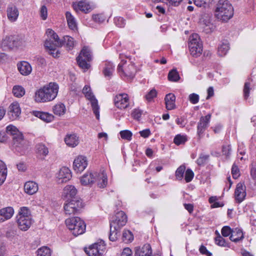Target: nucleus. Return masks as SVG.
<instances>
[{"instance_id":"nucleus-1","label":"nucleus","mask_w":256,"mask_h":256,"mask_svg":"<svg viewBox=\"0 0 256 256\" xmlns=\"http://www.w3.org/2000/svg\"><path fill=\"white\" fill-rule=\"evenodd\" d=\"M77 194L66 193L62 196L65 200L64 208L66 214L70 215L78 214L84 206L83 200Z\"/></svg>"},{"instance_id":"nucleus-2","label":"nucleus","mask_w":256,"mask_h":256,"mask_svg":"<svg viewBox=\"0 0 256 256\" xmlns=\"http://www.w3.org/2000/svg\"><path fill=\"white\" fill-rule=\"evenodd\" d=\"M58 86L56 82H50L36 92L35 101L44 102L54 100L58 94Z\"/></svg>"},{"instance_id":"nucleus-3","label":"nucleus","mask_w":256,"mask_h":256,"mask_svg":"<svg viewBox=\"0 0 256 256\" xmlns=\"http://www.w3.org/2000/svg\"><path fill=\"white\" fill-rule=\"evenodd\" d=\"M234 10L228 0H219L215 10V16L220 20L226 22L232 18Z\"/></svg>"},{"instance_id":"nucleus-4","label":"nucleus","mask_w":256,"mask_h":256,"mask_svg":"<svg viewBox=\"0 0 256 256\" xmlns=\"http://www.w3.org/2000/svg\"><path fill=\"white\" fill-rule=\"evenodd\" d=\"M66 224L76 236L84 234L86 230V226L84 221L78 216L66 219Z\"/></svg>"},{"instance_id":"nucleus-5","label":"nucleus","mask_w":256,"mask_h":256,"mask_svg":"<svg viewBox=\"0 0 256 256\" xmlns=\"http://www.w3.org/2000/svg\"><path fill=\"white\" fill-rule=\"evenodd\" d=\"M92 59L91 50L86 46L82 48L79 55L76 57V61L78 66L84 70H88L90 66V62Z\"/></svg>"},{"instance_id":"nucleus-6","label":"nucleus","mask_w":256,"mask_h":256,"mask_svg":"<svg viewBox=\"0 0 256 256\" xmlns=\"http://www.w3.org/2000/svg\"><path fill=\"white\" fill-rule=\"evenodd\" d=\"M82 93L84 94L86 98L90 101L93 112L96 118L99 120L100 107L98 105V100L92 93L90 87L89 86L86 85L82 89Z\"/></svg>"},{"instance_id":"nucleus-7","label":"nucleus","mask_w":256,"mask_h":256,"mask_svg":"<svg viewBox=\"0 0 256 256\" xmlns=\"http://www.w3.org/2000/svg\"><path fill=\"white\" fill-rule=\"evenodd\" d=\"M189 40L188 47L190 54L196 58L200 56L202 51V44L200 42L198 35L193 34L190 36Z\"/></svg>"},{"instance_id":"nucleus-8","label":"nucleus","mask_w":256,"mask_h":256,"mask_svg":"<svg viewBox=\"0 0 256 256\" xmlns=\"http://www.w3.org/2000/svg\"><path fill=\"white\" fill-rule=\"evenodd\" d=\"M126 61L122 60L118 66V71L121 76H124L130 79L133 78L136 72V68L134 64L130 63L126 66L124 67Z\"/></svg>"},{"instance_id":"nucleus-9","label":"nucleus","mask_w":256,"mask_h":256,"mask_svg":"<svg viewBox=\"0 0 256 256\" xmlns=\"http://www.w3.org/2000/svg\"><path fill=\"white\" fill-rule=\"evenodd\" d=\"M128 221L127 216L125 213L120 210L116 213L112 218L110 222V227L113 228L115 230H120L125 226Z\"/></svg>"},{"instance_id":"nucleus-10","label":"nucleus","mask_w":256,"mask_h":256,"mask_svg":"<svg viewBox=\"0 0 256 256\" xmlns=\"http://www.w3.org/2000/svg\"><path fill=\"white\" fill-rule=\"evenodd\" d=\"M12 146L16 152L24 154L28 148V142L24 138L22 134L12 138Z\"/></svg>"},{"instance_id":"nucleus-11","label":"nucleus","mask_w":256,"mask_h":256,"mask_svg":"<svg viewBox=\"0 0 256 256\" xmlns=\"http://www.w3.org/2000/svg\"><path fill=\"white\" fill-rule=\"evenodd\" d=\"M62 46V42L59 38L56 40L50 38L46 40L44 43L45 47L50 52V54L54 58L58 57L60 53L58 50H56V48Z\"/></svg>"},{"instance_id":"nucleus-12","label":"nucleus","mask_w":256,"mask_h":256,"mask_svg":"<svg viewBox=\"0 0 256 256\" xmlns=\"http://www.w3.org/2000/svg\"><path fill=\"white\" fill-rule=\"evenodd\" d=\"M106 250L104 242L95 243L85 249V252L89 256H100Z\"/></svg>"},{"instance_id":"nucleus-13","label":"nucleus","mask_w":256,"mask_h":256,"mask_svg":"<svg viewBox=\"0 0 256 256\" xmlns=\"http://www.w3.org/2000/svg\"><path fill=\"white\" fill-rule=\"evenodd\" d=\"M210 118L211 114H208L200 118L197 126V134L200 138L204 136L205 130L208 128Z\"/></svg>"},{"instance_id":"nucleus-14","label":"nucleus","mask_w":256,"mask_h":256,"mask_svg":"<svg viewBox=\"0 0 256 256\" xmlns=\"http://www.w3.org/2000/svg\"><path fill=\"white\" fill-rule=\"evenodd\" d=\"M115 106L120 109H124L129 105V98L126 94L116 95L114 98Z\"/></svg>"},{"instance_id":"nucleus-15","label":"nucleus","mask_w":256,"mask_h":256,"mask_svg":"<svg viewBox=\"0 0 256 256\" xmlns=\"http://www.w3.org/2000/svg\"><path fill=\"white\" fill-rule=\"evenodd\" d=\"M72 177L70 170L67 167L62 168L57 174L58 182L63 183L68 182Z\"/></svg>"},{"instance_id":"nucleus-16","label":"nucleus","mask_w":256,"mask_h":256,"mask_svg":"<svg viewBox=\"0 0 256 256\" xmlns=\"http://www.w3.org/2000/svg\"><path fill=\"white\" fill-rule=\"evenodd\" d=\"M88 162L85 156H79L76 158L73 163L74 170L76 172H81L87 166Z\"/></svg>"},{"instance_id":"nucleus-17","label":"nucleus","mask_w":256,"mask_h":256,"mask_svg":"<svg viewBox=\"0 0 256 256\" xmlns=\"http://www.w3.org/2000/svg\"><path fill=\"white\" fill-rule=\"evenodd\" d=\"M18 41L14 36H8L5 38L2 42V48L4 50H10L17 46Z\"/></svg>"},{"instance_id":"nucleus-18","label":"nucleus","mask_w":256,"mask_h":256,"mask_svg":"<svg viewBox=\"0 0 256 256\" xmlns=\"http://www.w3.org/2000/svg\"><path fill=\"white\" fill-rule=\"evenodd\" d=\"M17 67L20 72L23 76L30 74L32 70L31 65L26 61L18 62Z\"/></svg>"},{"instance_id":"nucleus-19","label":"nucleus","mask_w":256,"mask_h":256,"mask_svg":"<svg viewBox=\"0 0 256 256\" xmlns=\"http://www.w3.org/2000/svg\"><path fill=\"white\" fill-rule=\"evenodd\" d=\"M6 14L8 19L12 22H15L19 14L17 8L14 4L8 6L6 10Z\"/></svg>"},{"instance_id":"nucleus-20","label":"nucleus","mask_w":256,"mask_h":256,"mask_svg":"<svg viewBox=\"0 0 256 256\" xmlns=\"http://www.w3.org/2000/svg\"><path fill=\"white\" fill-rule=\"evenodd\" d=\"M152 250L149 244H145L142 248H136L134 256H152Z\"/></svg>"},{"instance_id":"nucleus-21","label":"nucleus","mask_w":256,"mask_h":256,"mask_svg":"<svg viewBox=\"0 0 256 256\" xmlns=\"http://www.w3.org/2000/svg\"><path fill=\"white\" fill-rule=\"evenodd\" d=\"M16 218L18 227L21 230L26 231L30 228L32 224L30 218L16 216Z\"/></svg>"},{"instance_id":"nucleus-22","label":"nucleus","mask_w":256,"mask_h":256,"mask_svg":"<svg viewBox=\"0 0 256 256\" xmlns=\"http://www.w3.org/2000/svg\"><path fill=\"white\" fill-rule=\"evenodd\" d=\"M66 144L72 148H74L79 143L78 137L74 134H67L64 138Z\"/></svg>"},{"instance_id":"nucleus-23","label":"nucleus","mask_w":256,"mask_h":256,"mask_svg":"<svg viewBox=\"0 0 256 256\" xmlns=\"http://www.w3.org/2000/svg\"><path fill=\"white\" fill-rule=\"evenodd\" d=\"M166 108L168 110H172L176 108V96L172 93L167 94L164 98Z\"/></svg>"},{"instance_id":"nucleus-24","label":"nucleus","mask_w":256,"mask_h":256,"mask_svg":"<svg viewBox=\"0 0 256 256\" xmlns=\"http://www.w3.org/2000/svg\"><path fill=\"white\" fill-rule=\"evenodd\" d=\"M36 154L42 160L44 159L49 152L48 148L42 143L38 144L36 146Z\"/></svg>"},{"instance_id":"nucleus-25","label":"nucleus","mask_w":256,"mask_h":256,"mask_svg":"<svg viewBox=\"0 0 256 256\" xmlns=\"http://www.w3.org/2000/svg\"><path fill=\"white\" fill-rule=\"evenodd\" d=\"M33 114L35 116L46 122H51L54 118L52 114L42 112L34 111Z\"/></svg>"},{"instance_id":"nucleus-26","label":"nucleus","mask_w":256,"mask_h":256,"mask_svg":"<svg viewBox=\"0 0 256 256\" xmlns=\"http://www.w3.org/2000/svg\"><path fill=\"white\" fill-rule=\"evenodd\" d=\"M96 176V174H94ZM96 180L94 174L90 172L84 174L80 179L81 184L84 186H87L93 184Z\"/></svg>"},{"instance_id":"nucleus-27","label":"nucleus","mask_w":256,"mask_h":256,"mask_svg":"<svg viewBox=\"0 0 256 256\" xmlns=\"http://www.w3.org/2000/svg\"><path fill=\"white\" fill-rule=\"evenodd\" d=\"M0 213L2 214V216L4 222L10 219L14 214V210L11 206L4 208L0 210Z\"/></svg>"},{"instance_id":"nucleus-28","label":"nucleus","mask_w":256,"mask_h":256,"mask_svg":"<svg viewBox=\"0 0 256 256\" xmlns=\"http://www.w3.org/2000/svg\"><path fill=\"white\" fill-rule=\"evenodd\" d=\"M24 187V192H38V184L32 180L26 182Z\"/></svg>"},{"instance_id":"nucleus-29","label":"nucleus","mask_w":256,"mask_h":256,"mask_svg":"<svg viewBox=\"0 0 256 256\" xmlns=\"http://www.w3.org/2000/svg\"><path fill=\"white\" fill-rule=\"evenodd\" d=\"M114 66L112 63L106 62L102 71L104 76L108 77V78H110L114 71Z\"/></svg>"},{"instance_id":"nucleus-30","label":"nucleus","mask_w":256,"mask_h":256,"mask_svg":"<svg viewBox=\"0 0 256 256\" xmlns=\"http://www.w3.org/2000/svg\"><path fill=\"white\" fill-rule=\"evenodd\" d=\"M244 238V234L242 230L236 228L234 230L232 231V234H230V239L232 242H237Z\"/></svg>"},{"instance_id":"nucleus-31","label":"nucleus","mask_w":256,"mask_h":256,"mask_svg":"<svg viewBox=\"0 0 256 256\" xmlns=\"http://www.w3.org/2000/svg\"><path fill=\"white\" fill-rule=\"evenodd\" d=\"M229 49V44L227 41L225 40L222 42V44L218 46V54L219 56H223L226 54Z\"/></svg>"},{"instance_id":"nucleus-32","label":"nucleus","mask_w":256,"mask_h":256,"mask_svg":"<svg viewBox=\"0 0 256 256\" xmlns=\"http://www.w3.org/2000/svg\"><path fill=\"white\" fill-rule=\"evenodd\" d=\"M66 17L69 28L72 30H76L77 28L76 21L71 13L69 12H66Z\"/></svg>"},{"instance_id":"nucleus-33","label":"nucleus","mask_w":256,"mask_h":256,"mask_svg":"<svg viewBox=\"0 0 256 256\" xmlns=\"http://www.w3.org/2000/svg\"><path fill=\"white\" fill-rule=\"evenodd\" d=\"M62 46H66L69 50H72L74 45V38L68 36H65L61 40Z\"/></svg>"},{"instance_id":"nucleus-34","label":"nucleus","mask_w":256,"mask_h":256,"mask_svg":"<svg viewBox=\"0 0 256 256\" xmlns=\"http://www.w3.org/2000/svg\"><path fill=\"white\" fill-rule=\"evenodd\" d=\"M8 112H10L14 117H18L20 114V109L19 104L17 102L12 104L8 108Z\"/></svg>"},{"instance_id":"nucleus-35","label":"nucleus","mask_w":256,"mask_h":256,"mask_svg":"<svg viewBox=\"0 0 256 256\" xmlns=\"http://www.w3.org/2000/svg\"><path fill=\"white\" fill-rule=\"evenodd\" d=\"M7 174V168L4 163L0 160V185L5 180Z\"/></svg>"},{"instance_id":"nucleus-36","label":"nucleus","mask_w":256,"mask_h":256,"mask_svg":"<svg viewBox=\"0 0 256 256\" xmlns=\"http://www.w3.org/2000/svg\"><path fill=\"white\" fill-rule=\"evenodd\" d=\"M74 8L87 13L90 10V6L86 2L80 1L78 2L76 6H74Z\"/></svg>"},{"instance_id":"nucleus-37","label":"nucleus","mask_w":256,"mask_h":256,"mask_svg":"<svg viewBox=\"0 0 256 256\" xmlns=\"http://www.w3.org/2000/svg\"><path fill=\"white\" fill-rule=\"evenodd\" d=\"M6 134H9L12 136V138L19 136V134H22L19 132L18 129L14 126L9 125L6 128Z\"/></svg>"},{"instance_id":"nucleus-38","label":"nucleus","mask_w":256,"mask_h":256,"mask_svg":"<svg viewBox=\"0 0 256 256\" xmlns=\"http://www.w3.org/2000/svg\"><path fill=\"white\" fill-rule=\"evenodd\" d=\"M14 95L17 98H21L25 94L24 88L20 86H14L12 88Z\"/></svg>"},{"instance_id":"nucleus-39","label":"nucleus","mask_w":256,"mask_h":256,"mask_svg":"<svg viewBox=\"0 0 256 256\" xmlns=\"http://www.w3.org/2000/svg\"><path fill=\"white\" fill-rule=\"evenodd\" d=\"M66 112V107L63 104L55 105L53 108V112L55 114L62 116Z\"/></svg>"},{"instance_id":"nucleus-40","label":"nucleus","mask_w":256,"mask_h":256,"mask_svg":"<svg viewBox=\"0 0 256 256\" xmlns=\"http://www.w3.org/2000/svg\"><path fill=\"white\" fill-rule=\"evenodd\" d=\"M168 77V80L170 82H177L180 78L178 72L176 69H172L170 70Z\"/></svg>"},{"instance_id":"nucleus-41","label":"nucleus","mask_w":256,"mask_h":256,"mask_svg":"<svg viewBox=\"0 0 256 256\" xmlns=\"http://www.w3.org/2000/svg\"><path fill=\"white\" fill-rule=\"evenodd\" d=\"M122 240L126 243L131 242L134 240L132 232L128 230H124L122 233Z\"/></svg>"},{"instance_id":"nucleus-42","label":"nucleus","mask_w":256,"mask_h":256,"mask_svg":"<svg viewBox=\"0 0 256 256\" xmlns=\"http://www.w3.org/2000/svg\"><path fill=\"white\" fill-rule=\"evenodd\" d=\"M186 166L184 165H181L180 166L176 171L175 176L176 180H182L184 178V173L186 171Z\"/></svg>"},{"instance_id":"nucleus-43","label":"nucleus","mask_w":256,"mask_h":256,"mask_svg":"<svg viewBox=\"0 0 256 256\" xmlns=\"http://www.w3.org/2000/svg\"><path fill=\"white\" fill-rule=\"evenodd\" d=\"M38 256H51V250L47 246H43L37 250Z\"/></svg>"},{"instance_id":"nucleus-44","label":"nucleus","mask_w":256,"mask_h":256,"mask_svg":"<svg viewBox=\"0 0 256 256\" xmlns=\"http://www.w3.org/2000/svg\"><path fill=\"white\" fill-rule=\"evenodd\" d=\"M187 141V138L185 136L177 134L174 139V142L177 146L184 144Z\"/></svg>"},{"instance_id":"nucleus-45","label":"nucleus","mask_w":256,"mask_h":256,"mask_svg":"<svg viewBox=\"0 0 256 256\" xmlns=\"http://www.w3.org/2000/svg\"><path fill=\"white\" fill-rule=\"evenodd\" d=\"M102 176L100 177L98 182L97 185L100 188H104L108 184V177L106 174H102Z\"/></svg>"},{"instance_id":"nucleus-46","label":"nucleus","mask_w":256,"mask_h":256,"mask_svg":"<svg viewBox=\"0 0 256 256\" xmlns=\"http://www.w3.org/2000/svg\"><path fill=\"white\" fill-rule=\"evenodd\" d=\"M120 136L122 139L130 140L132 138V134L128 130H122L120 132Z\"/></svg>"},{"instance_id":"nucleus-47","label":"nucleus","mask_w":256,"mask_h":256,"mask_svg":"<svg viewBox=\"0 0 256 256\" xmlns=\"http://www.w3.org/2000/svg\"><path fill=\"white\" fill-rule=\"evenodd\" d=\"M17 216H22L26 218H30V212L26 207H22L20 208Z\"/></svg>"},{"instance_id":"nucleus-48","label":"nucleus","mask_w":256,"mask_h":256,"mask_svg":"<svg viewBox=\"0 0 256 256\" xmlns=\"http://www.w3.org/2000/svg\"><path fill=\"white\" fill-rule=\"evenodd\" d=\"M194 176V173L190 168H188L186 170L184 174V180L186 182H189L192 180Z\"/></svg>"},{"instance_id":"nucleus-49","label":"nucleus","mask_w":256,"mask_h":256,"mask_svg":"<svg viewBox=\"0 0 256 256\" xmlns=\"http://www.w3.org/2000/svg\"><path fill=\"white\" fill-rule=\"evenodd\" d=\"M216 233L218 234V236L215 238L216 244L220 246H226V243L225 240L220 236L218 231H216Z\"/></svg>"},{"instance_id":"nucleus-50","label":"nucleus","mask_w":256,"mask_h":256,"mask_svg":"<svg viewBox=\"0 0 256 256\" xmlns=\"http://www.w3.org/2000/svg\"><path fill=\"white\" fill-rule=\"evenodd\" d=\"M250 82H246L244 85L243 92L244 97L245 100H247L250 95V91L251 90L250 88Z\"/></svg>"},{"instance_id":"nucleus-51","label":"nucleus","mask_w":256,"mask_h":256,"mask_svg":"<svg viewBox=\"0 0 256 256\" xmlns=\"http://www.w3.org/2000/svg\"><path fill=\"white\" fill-rule=\"evenodd\" d=\"M209 158L208 155H204L200 154L198 158L196 160V163L198 166L204 165L208 160Z\"/></svg>"},{"instance_id":"nucleus-52","label":"nucleus","mask_w":256,"mask_h":256,"mask_svg":"<svg viewBox=\"0 0 256 256\" xmlns=\"http://www.w3.org/2000/svg\"><path fill=\"white\" fill-rule=\"evenodd\" d=\"M231 172L233 178L234 179L238 178L240 176L239 168L234 164L232 166Z\"/></svg>"},{"instance_id":"nucleus-53","label":"nucleus","mask_w":256,"mask_h":256,"mask_svg":"<svg viewBox=\"0 0 256 256\" xmlns=\"http://www.w3.org/2000/svg\"><path fill=\"white\" fill-rule=\"evenodd\" d=\"M112 228L110 227V233L109 235V239L110 241L114 242L118 238V232L119 230H115L114 228L112 230Z\"/></svg>"},{"instance_id":"nucleus-54","label":"nucleus","mask_w":256,"mask_h":256,"mask_svg":"<svg viewBox=\"0 0 256 256\" xmlns=\"http://www.w3.org/2000/svg\"><path fill=\"white\" fill-rule=\"evenodd\" d=\"M114 22L119 28H124L126 24L125 20L122 17L114 18Z\"/></svg>"},{"instance_id":"nucleus-55","label":"nucleus","mask_w":256,"mask_h":256,"mask_svg":"<svg viewBox=\"0 0 256 256\" xmlns=\"http://www.w3.org/2000/svg\"><path fill=\"white\" fill-rule=\"evenodd\" d=\"M233 230L228 226H224L221 230L222 234L223 236L226 237L232 234Z\"/></svg>"},{"instance_id":"nucleus-56","label":"nucleus","mask_w":256,"mask_h":256,"mask_svg":"<svg viewBox=\"0 0 256 256\" xmlns=\"http://www.w3.org/2000/svg\"><path fill=\"white\" fill-rule=\"evenodd\" d=\"M142 111L140 109L134 110L131 114L132 116L136 120H139L142 114Z\"/></svg>"},{"instance_id":"nucleus-57","label":"nucleus","mask_w":256,"mask_h":256,"mask_svg":"<svg viewBox=\"0 0 256 256\" xmlns=\"http://www.w3.org/2000/svg\"><path fill=\"white\" fill-rule=\"evenodd\" d=\"M222 152L223 155L226 156L228 158L231 153V148L230 145H224L222 148Z\"/></svg>"},{"instance_id":"nucleus-58","label":"nucleus","mask_w":256,"mask_h":256,"mask_svg":"<svg viewBox=\"0 0 256 256\" xmlns=\"http://www.w3.org/2000/svg\"><path fill=\"white\" fill-rule=\"evenodd\" d=\"M189 100L192 104H196L199 101V96L195 93L190 94L188 96Z\"/></svg>"},{"instance_id":"nucleus-59","label":"nucleus","mask_w":256,"mask_h":256,"mask_svg":"<svg viewBox=\"0 0 256 256\" xmlns=\"http://www.w3.org/2000/svg\"><path fill=\"white\" fill-rule=\"evenodd\" d=\"M92 20L95 22L102 23L105 20L106 18L102 14H96L92 16Z\"/></svg>"},{"instance_id":"nucleus-60","label":"nucleus","mask_w":256,"mask_h":256,"mask_svg":"<svg viewBox=\"0 0 256 256\" xmlns=\"http://www.w3.org/2000/svg\"><path fill=\"white\" fill-rule=\"evenodd\" d=\"M156 94L157 92L156 90L152 89L146 95L145 97L148 101L150 102L156 96Z\"/></svg>"},{"instance_id":"nucleus-61","label":"nucleus","mask_w":256,"mask_h":256,"mask_svg":"<svg viewBox=\"0 0 256 256\" xmlns=\"http://www.w3.org/2000/svg\"><path fill=\"white\" fill-rule=\"evenodd\" d=\"M234 198L238 203H240L245 198L246 193H234Z\"/></svg>"},{"instance_id":"nucleus-62","label":"nucleus","mask_w":256,"mask_h":256,"mask_svg":"<svg viewBox=\"0 0 256 256\" xmlns=\"http://www.w3.org/2000/svg\"><path fill=\"white\" fill-rule=\"evenodd\" d=\"M40 16L43 20H46L48 16V10L45 6H42L40 9Z\"/></svg>"},{"instance_id":"nucleus-63","label":"nucleus","mask_w":256,"mask_h":256,"mask_svg":"<svg viewBox=\"0 0 256 256\" xmlns=\"http://www.w3.org/2000/svg\"><path fill=\"white\" fill-rule=\"evenodd\" d=\"M210 1L209 0H194V4L198 7H205L208 2Z\"/></svg>"},{"instance_id":"nucleus-64","label":"nucleus","mask_w":256,"mask_h":256,"mask_svg":"<svg viewBox=\"0 0 256 256\" xmlns=\"http://www.w3.org/2000/svg\"><path fill=\"white\" fill-rule=\"evenodd\" d=\"M200 252L202 254H205L207 256H211L212 253L208 250L206 247L203 245H202L199 248Z\"/></svg>"}]
</instances>
